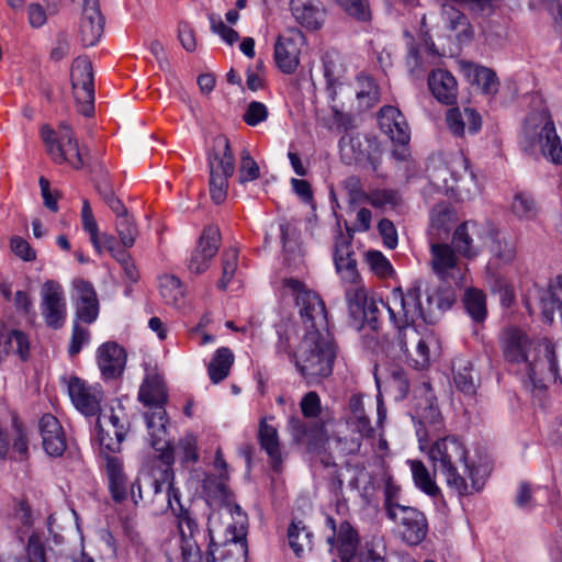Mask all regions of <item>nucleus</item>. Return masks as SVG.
Returning <instances> with one entry per match:
<instances>
[{
    "label": "nucleus",
    "mask_w": 562,
    "mask_h": 562,
    "mask_svg": "<svg viewBox=\"0 0 562 562\" xmlns=\"http://www.w3.org/2000/svg\"><path fill=\"white\" fill-rule=\"evenodd\" d=\"M454 383L458 390L467 395H473L475 393L476 383L469 363L457 369L454 372Z\"/></svg>",
    "instance_id": "obj_61"
},
{
    "label": "nucleus",
    "mask_w": 562,
    "mask_h": 562,
    "mask_svg": "<svg viewBox=\"0 0 562 562\" xmlns=\"http://www.w3.org/2000/svg\"><path fill=\"white\" fill-rule=\"evenodd\" d=\"M430 235L434 240L445 239L452 229L456 213L447 205H437L431 212Z\"/></svg>",
    "instance_id": "obj_39"
},
{
    "label": "nucleus",
    "mask_w": 562,
    "mask_h": 562,
    "mask_svg": "<svg viewBox=\"0 0 562 562\" xmlns=\"http://www.w3.org/2000/svg\"><path fill=\"white\" fill-rule=\"evenodd\" d=\"M177 510L172 512L178 517V527L181 536V542L189 539H194L195 535L200 532L199 525L191 513L184 509L183 505L178 498V503H175Z\"/></svg>",
    "instance_id": "obj_51"
},
{
    "label": "nucleus",
    "mask_w": 562,
    "mask_h": 562,
    "mask_svg": "<svg viewBox=\"0 0 562 562\" xmlns=\"http://www.w3.org/2000/svg\"><path fill=\"white\" fill-rule=\"evenodd\" d=\"M238 265V250L229 248L222 254V277L217 283V288L225 290L233 280Z\"/></svg>",
    "instance_id": "obj_54"
},
{
    "label": "nucleus",
    "mask_w": 562,
    "mask_h": 562,
    "mask_svg": "<svg viewBox=\"0 0 562 562\" xmlns=\"http://www.w3.org/2000/svg\"><path fill=\"white\" fill-rule=\"evenodd\" d=\"M351 412L350 423L361 437H369L373 434L370 419L364 413L363 401L360 395H352L349 400Z\"/></svg>",
    "instance_id": "obj_46"
},
{
    "label": "nucleus",
    "mask_w": 562,
    "mask_h": 562,
    "mask_svg": "<svg viewBox=\"0 0 562 562\" xmlns=\"http://www.w3.org/2000/svg\"><path fill=\"white\" fill-rule=\"evenodd\" d=\"M470 70L474 76V82L480 86L486 94H495L498 91L499 82L496 74L483 66L471 65Z\"/></svg>",
    "instance_id": "obj_52"
},
{
    "label": "nucleus",
    "mask_w": 562,
    "mask_h": 562,
    "mask_svg": "<svg viewBox=\"0 0 562 562\" xmlns=\"http://www.w3.org/2000/svg\"><path fill=\"white\" fill-rule=\"evenodd\" d=\"M346 187L350 191L351 202H367L374 207H384L397 203V194L393 190H373L368 193L360 190V182L357 178H348Z\"/></svg>",
    "instance_id": "obj_27"
},
{
    "label": "nucleus",
    "mask_w": 562,
    "mask_h": 562,
    "mask_svg": "<svg viewBox=\"0 0 562 562\" xmlns=\"http://www.w3.org/2000/svg\"><path fill=\"white\" fill-rule=\"evenodd\" d=\"M42 443L47 454L60 457L67 447L64 429L56 417L45 414L40 419Z\"/></svg>",
    "instance_id": "obj_23"
},
{
    "label": "nucleus",
    "mask_w": 562,
    "mask_h": 562,
    "mask_svg": "<svg viewBox=\"0 0 562 562\" xmlns=\"http://www.w3.org/2000/svg\"><path fill=\"white\" fill-rule=\"evenodd\" d=\"M98 425L100 426V430L98 434L100 451L106 459V457H112V453L120 452L122 441L125 438L124 431L120 429L112 436L113 431H111V429H105L103 427L101 418L98 419Z\"/></svg>",
    "instance_id": "obj_48"
},
{
    "label": "nucleus",
    "mask_w": 562,
    "mask_h": 562,
    "mask_svg": "<svg viewBox=\"0 0 562 562\" xmlns=\"http://www.w3.org/2000/svg\"><path fill=\"white\" fill-rule=\"evenodd\" d=\"M221 246V233L218 227H206L188 260V269L192 273H203L210 267V262L217 254Z\"/></svg>",
    "instance_id": "obj_15"
},
{
    "label": "nucleus",
    "mask_w": 562,
    "mask_h": 562,
    "mask_svg": "<svg viewBox=\"0 0 562 562\" xmlns=\"http://www.w3.org/2000/svg\"><path fill=\"white\" fill-rule=\"evenodd\" d=\"M226 480L227 474L221 473L218 480L209 476L203 483L207 496L220 502L218 510L209 515L210 544L206 562H246L247 560V515L231 499Z\"/></svg>",
    "instance_id": "obj_1"
},
{
    "label": "nucleus",
    "mask_w": 562,
    "mask_h": 562,
    "mask_svg": "<svg viewBox=\"0 0 562 562\" xmlns=\"http://www.w3.org/2000/svg\"><path fill=\"white\" fill-rule=\"evenodd\" d=\"M379 125L383 133L401 145L409 142L408 124L402 112L395 106H383L379 113Z\"/></svg>",
    "instance_id": "obj_22"
},
{
    "label": "nucleus",
    "mask_w": 562,
    "mask_h": 562,
    "mask_svg": "<svg viewBox=\"0 0 562 562\" xmlns=\"http://www.w3.org/2000/svg\"><path fill=\"white\" fill-rule=\"evenodd\" d=\"M284 286L295 295L296 305L300 307V315L308 331L329 334L325 303L322 297L297 279L286 278Z\"/></svg>",
    "instance_id": "obj_7"
},
{
    "label": "nucleus",
    "mask_w": 562,
    "mask_h": 562,
    "mask_svg": "<svg viewBox=\"0 0 562 562\" xmlns=\"http://www.w3.org/2000/svg\"><path fill=\"white\" fill-rule=\"evenodd\" d=\"M412 477L415 486L430 496L437 498L441 496V490L436 483L435 474H431L428 468L420 460H408Z\"/></svg>",
    "instance_id": "obj_38"
},
{
    "label": "nucleus",
    "mask_w": 562,
    "mask_h": 562,
    "mask_svg": "<svg viewBox=\"0 0 562 562\" xmlns=\"http://www.w3.org/2000/svg\"><path fill=\"white\" fill-rule=\"evenodd\" d=\"M338 274L340 276L345 286L347 307L351 308L353 313L359 315V302L363 299V294H366L367 291L362 284L358 269H347L338 272Z\"/></svg>",
    "instance_id": "obj_35"
},
{
    "label": "nucleus",
    "mask_w": 562,
    "mask_h": 562,
    "mask_svg": "<svg viewBox=\"0 0 562 562\" xmlns=\"http://www.w3.org/2000/svg\"><path fill=\"white\" fill-rule=\"evenodd\" d=\"M465 443L457 436L437 439L428 450L434 472H440L447 485L459 495H470L480 491L484 481L477 476L479 470L468 463Z\"/></svg>",
    "instance_id": "obj_2"
},
{
    "label": "nucleus",
    "mask_w": 562,
    "mask_h": 562,
    "mask_svg": "<svg viewBox=\"0 0 562 562\" xmlns=\"http://www.w3.org/2000/svg\"><path fill=\"white\" fill-rule=\"evenodd\" d=\"M211 175L232 177L235 172V156L229 140L224 135H218L213 140L212 150L207 158Z\"/></svg>",
    "instance_id": "obj_21"
},
{
    "label": "nucleus",
    "mask_w": 562,
    "mask_h": 562,
    "mask_svg": "<svg viewBox=\"0 0 562 562\" xmlns=\"http://www.w3.org/2000/svg\"><path fill=\"white\" fill-rule=\"evenodd\" d=\"M347 15L359 21L369 22L372 18V12L368 0H334Z\"/></svg>",
    "instance_id": "obj_53"
},
{
    "label": "nucleus",
    "mask_w": 562,
    "mask_h": 562,
    "mask_svg": "<svg viewBox=\"0 0 562 562\" xmlns=\"http://www.w3.org/2000/svg\"><path fill=\"white\" fill-rule=\"evenodd\" d=\"M41 312L46 325L58 329L64 326L67 306L61 285L54 280H47L41 288Z\"/></svg>",
    "instance_id": "obj_12"
},
{
    "label": "nucleus",
    "mask_w": 562,
    "mask_h": 562,
    "mask_svg": "<svg viewBox=\"0 0 562 562\" xmlns=\"http://www.w3.org/2000/svg\"><path fill=\"white\" fill-rule=\"evenodd\" d=\"M340 156L344 162L351 165L362 160L367 150L359 134L347 133L339 140Z\"/></svg>",
    "instance_id": "obj_44"
},
{
    "label": "nucleus",
    "mask_w": 562,
    "mask_h": 562,
    "mask_svg": "<svg viewBox=\"0 0 562 562\" xmlns=\"http://www.w3.org/2000/svg\"><path fill=\"white\" fill-rule=\"evenodd\" d=\"M430 252L431 268L434 272L440 278H447L458 268L459 260L456 255V249H453L450 245L439 241H431Z\"/></svg>",
    "instance_id": "obj_29"
},
{
    "label": "nucleus",
    "mask_w": 562,
    "mask_h": 562,
    "mask_svg": "<svg viewBox=\"0 0 562 562\" xmlns=\"http://www.w3.org/2000/svg\"><path fill=\"white\" fill-rule=\"evenodd\" d=\"M524 370L537 387H546L548 383L555 382L559 368L554 346L547 339L538 341Z\"/></svg>",
    "instance_id": "obj_9"
},
{
    "label": "nucleus",
    "mask_w": 562,
    "mask_h": 562,
    "mask_svg": "<svg viewBox=\"0 0 562 562\" xmlns=\"http://www.w3.org/2000/svg\"><path fill=\"white\" fill-rule=\"evenodd\" d=\"M361 89L356 92L357 99L364 101L367 106H373L379 101V89L373 79L361 76L358 78Z\"/></svg>",
    "instance_id": "obj_63"
},
{
    "label": "nucleus",
    "mask_w": 562,
    "mask_h": 562,
    "mask_svg": "<svg viewBox=\"0 0 562 562\" xmlns=\"http://www.w3.org/2000/svg\"><path fill=\"white\" fill-rule=\"evenodd\" d=\"M424 400L418 401L416 404V414L419 418L428 423L440 424L441 414L439 408L435 406V395L428 382H423L422 385L416 390Z\"/></svg>",
    "instance_id": "obj_43"
},
{
    "label": "nucleus",
    "mask_w": 562,
    "mask_h": 562,
    "mask_svg": "<svg viewBox=\"0 0 562 562\" xmlns=\"http://www.w3.org/2000/svg\"><path fill=\"white\" fill-rule=\"evenodd\" d=\"M446 123L454 136H464L465 132L475 134L481 128V116L471 108H451L447 111Z\"/></svg>",
    "instance_id": "obj_25"
},
{
    "label": "nucleus",
    "mask_w": 562,
    "mask_h": 562,
    "mask_svg": "<svg viewBox=\"0 0 562 562\" xmlns=\"http://www.w3.org/2000/svg\"><path fill=\"white\" fill-rule=\"evenodd\" d=\"M540 310L543 321L548 324L552 323L555 310L562 318V276L551 280L548 291L540 297Z\"/></svg>",
    "instance_id": "obj_37"
},
{
    "label": "nucleus",
    "mask_w": 562,
    "mask_h": 562,
    "mask_svg": "<svg viewBox=\"0 0 562 562\" xmlns=\"http://www.w3.org/2000/svg\"><path fill=\"white\" fill-rule=\"evenodd\" d=\"M324 76L329 89H335L336 85L341 83L344 78L345 67L341 58L336 53H326L323 57Z\"/></svg>",
    "instance_id": "obj_50"
},
{
    "label": "nucleus",
    "mask_w": 562,
    "mask_h": 562,
    "mask_svg": "<svg viewBox=\"0 0 562 562\" xmlns=\"http://www.w3.org/2000/svg\"><path fill=\"white\" fill-rule=\"evenodd\" d=\"M359 315L353 313L351 308H348L349 325L356 330H361L367 324L372 330L378 331L381 326L380 315L382 306L380 301L368 300L367 293L363 294V299L359 302Z\"/></svg>",
    "instance_id": "obj_28"
},
{
    "label": "nucleus",
    "mask_w": 562,
    "mask_h": 562,
    "mask_svg": "<svg viewBox=\"0 0 562 562\" xmlns=\"http://www.w3.org/2000/svg\"><path fill=\"white\" fill-rule=\"evenodd\" d=\"M74 406L86 416H95L101 411L103 393L99 385H90L80 378L71 376L67 384Z\"/></svg>",
    "instance_id": "obj_13"
},
{
    "label": "nucleus",
    "mask_w": 562,
    "mask_h": 562,
    "mask_svg": "<svg viewBox=\"0 0 562 562\" xmlns=\"http://www.w3.org/2000/svg\"><path fill=\"white\" fill-rule=\"evenodd\" d=\"M336 541L338 554L342 562H382L379 555L372 552V559H362L356 555L359 544V536L356 529L348 521H342L338 528L336 537H329L328 542Z\"/></svg>",
    "instance_id": "obj_19"
},
{
    "label": "nucleus",
    "mask_w": 562,
    "mask_h": 562,
    "mask_svg": "<svg viewBox=\"0 0 562 562\" xmlns=\"http://www.w3.org/2000/svg\"><path fill=\"white\" fill-rule=\"evenodd\" d=\"M510 211L519 221H533L538 216L539 207L530 193L517 192L513 198Z\"/></svg>",
    "instance_id": "obj_45"
},
{
    "label": "nucleus",
    "mask_w": 562,
    "mask_h": 562,
    "mask_svg": "<svg viewBox=\"0 0 562 562\" xmlns=\"http://www.w3.org/2000/svg\"><path fill=\"white\" fill-rule=\"evenodd\" d=\"M398 344L407 360L416 369L428 368L430 364V346L435 344V337L428 328L424 327V331H419L418 327L403 330L398 335Z\"/></svg>",
    "instance_id": "obj_11"
},
{
    "label": "nucleus",
    "mask_w": 562,
    "mask_h": 562,
    "mask_svg": "<svg viewBox=\"0 0 562 562\" xmlns=\"http://www.w3.org/2000/svg\"><path fill=\"white\" fill-rule=\"evenodd\" d=\"M167 414L164 407L154 408L146 415V424L150 436V445L155 450L161 451L167 445Z\"/></svg>",
    "instance_id": "obj_36"
},
{
    "label": "nucleus",
    "mask_w": 562,
    "mask_h": 562,
    "mask_svg": "<svg viewBox=\"0 0 562 562\" xmlns=\"http://www.w3.org/2000/svg\"><path fill=\"white\" fill-rule=\"evenodd\" d=\"M370 270L379 278L387 279L394 274L390 260L379 250H369L364 255Z\"/></svg>",
    "instance_id": "obj_55"
},
{
    "label": "nucleus",
    "mask_w": 562,
    "mask_h": 562,
    "mask_svg": "<svg viewBox=\"0 0 562 562\" xmlns=\"http://www.w3.org/2000/svg\"><path fill=\"white\" fill-rule=\"evenodd\" d=\"M115 229L120 237L121 245L124 248L133 247L138 235V231L133 218L130 215L116 218Z\"/></svg>",
    "instance_id": "obj_59"
},
{
    "label": "nucleus",
    "mask_w": 562,
    "mask_h": 562,
    "mask_svg": "<svg viewBox=\"0 0 562 562\" xmlns=\"http://www.w3.org/2000/svg\"><path fill=\"white\" fill-rule=\"evenodd\" d=\"M479 234V226L473 222L460 224L452 236V245L456 251L464 257L472 258L480 252L474 237Z\"/></svg>",
    "instance_id": "obj_33"
},
{
    "label": "nucleus",
    "mask_w": 562,
    "mask_h": 562,
    "mask_svg": "<svg viewBox=\"0 0 562 562\" xmlns=\"http://www.w3.org/2000/svg\"><path fill=\"white\" fill-rule=\"evenodd\" d=\"M428 86L432 95L441 103L453 104L458 95L456 78L447 70H432L428 77Z\"/></svg>",
    "instance_id": "obj_26"
},
{
    "label": "nucleus",
    "mask_w": 562,
    "mask_h": 562,
    "mask_svg": "<svg viewBox=\"0 0 562 562\" xmlns=\"http://www.w3.org/2000/svg\"><path fill=\"white\" fill-rule=\"evenodd\" d=\"M303 44L304 35L299 30H292L278 37L274 46V59L281 71L292 74L296 70Z\"/></svg>",
    "instance_id": "obj_17"
},
{
    "label": "nucleus",
    "mask_w": 562,
    "mask_h": 562,
    "mask_svg": "<svg viewBox=\"0 0 562 562\" xmlns=\"http://www.w3.org/2000/svg\"><path fill=\"white\" fill-rule=\"evenodd\" d=\"M82 227L90 235V241L98 252H101V240L97 221L94 218L91 205L88 200L82 201L81 210Z\"/></svg>",
    "instance_id": "obj_58"
},
{
    "label": "nucleus",
    "mask_w": 562,
    "mask_h": 562,
    "mask_svg": "<svg viewBox=\"0 0 562 562\" xmlns=\"http://www.w3.org/2000/svg\"><path fill=\"white\" fill-rule=\"evenodd\" d=\"M389 518L397 524L402 540L409 546L419 544L427 536V518L415 507L405 506Z\"/></svg>",
    "instance_id": "obj_14"
},
{
    "label": "nucleus",
    "mask_w": 562,
    "mask_h": 562,
    "mask_svg": "<svg viewBox=\"0 0 562 562\" xmlns=\"http://www.w3.org/2000/svg\"><path fill=\"white\" fill-rule=\"evenodd\" d=\"M451 173V182L443 178V182L447 189L456 192L461 198H470L472 194V188H476L475 177L472 171L469 170V160L458 155L454 157L448 167Z\"/></svg>",
    "instance_id": "obj_20"
},
{
    "label": "nucleus",
    "mask_w": 562,
    "mask_h": 562,
    "mask_svg": "<svg viewBox=\"0 0 562 562\" xmlns=\"http://www.w3.org/2000/svg\"><path fill=\"white\" fill-rule=\"evenodd\" d=\"M336 345L330 334L308 331L296 347L294 364L306 384H318L333 373Z\"/></svg>",
    "instance_id": "obj_4"
},
{
    "label": "nucleus",
    "mask_w": 562,
    "mask_h": 562,
    "mask_svg": "<svg viewBox=\"0 0 562 562\" xmlns=\"http://www.w3.org/2000/svg\"><path fill=\"white\" fill-rule=\"evenodd\" d=\"M30 346L26 336L20 330L0 328V363L9 356L16 355L21 360L29 357Z\"/></svg>",
    "instance_id": "obj_34"
},
{
    "label": "nucleus",
    "mask_w": 562,
    "mask_h": 562,
    "mask_svg": "<svg viewBox=\"0 0 562 562\" xmlns=\"http://www.w3.org/2000/svg\"><path fill=\"white\" fill-rule=\"evenodd\" d=\"M105 468L112 498L116 503L125 501L128 495V480L124 473L121 459L116 457H106Z\"/></svg>",
    "instance_id": "obj_32"
},
{
    "label": "nucleus",
    "mask_w": 562,
    "mask_h": 562,
    "mask_svg": "<svg viewBox=\"0 0 562 562\" xmlns=\"http://www.w3.org/2000/svg\"><path fill=\"white\" fill-rule=\"evenodd\" d=\"M26 562H47L46 561V548L42 537L33 532L25 547Z\"/></svg>",
    "instance_id": "obj_62"
},
{
    "label": "nucleus",
    "mask_w": 562,
    "mask_h": 562,
    "mask_svg": "<svg viewBox=\"0 0 562 562\" xmlns=\"http://www.w3.org/2000/svg\"><path fill=\"white\" fill-rule=\"evenodd\" d=\"M260 177V169L258 164L251 157L250 153L247 149H244L240 153V164L238 170V181L239 183H246L249 181H254Z\"/></svg>",
    "instance_id": "obj_60"
},
{
    "label": "nucleus",
    "mask_w": 562,
    "mask_h": 562,
    "mask_svg": "<svg viewBox=\"0 0 562 562\" xmlns=\"http://www.w3.org/2000/svg\"><path fill=\"white\" fill-rule=\"evenodd\" d=\"M233 363L234 355L232 350L226 347L218 348L207 367L211 381L217 384L226 379Z\"/></svg>",
    "instance_id": "obj_42"
},
{
    "label": "nucleus",
    "mask_w": 562,
    "mask_h": 562,
    "mask_svg": "<svg viewBox=\"0 0 562 562\" xmlns=\"http://www.w3.org/2000/svg\"><path fill=\"white\" fill-rule=\"evenodd\" d=\"M291 11L302 26L317 30L324 21V10L316 0H291Z\"/></svg>",
    "instance_id": "obj_31"
},
{
    "label": "nucleus",
    "mask_w": 562,
    "mask_h": 562,
    "mask_svg": "<svg viewBox=\"0 0 562 562\" xmlns=\"http://www.w3.org/2000/svg\"><path fill=\"white\" fill-rule=\"evenodd\" d=\"M267 106L258 101H251L243 115V120L249 126H257L268 119Z\"/></svg>",
    "instance_id": "obj_64"
},
{
    "label": "nucleus",
    "mask_w": 562,
    "mask_h": 562,
    "mask_svg": "<svg viewBox=\"0 0 562 562\" xmlns=\"http://www.w3.org/2000/svg\"><path fill=\"white\" fill-rule=\"evenodd\" d=\"M159 291L164 301L172 306L181 307L184 302L186 291L179 278L172 274L159 277Z\"/></svg>",
    "instance_id": "obj_41"
},
{
    "label": "nucleus",
    "mask_w": 562,
    "mask_h": 562,
    "mask_svg": "<svg viewBox=\"0 0 562 562\" xmlns=\"http://www.w3.org/2000/svg\"><path fill=\"white\" fill-rule=\"evenodd\" d=\"M103 27L104 16L101 13L99 0H83L79 24V34L83 46H94L102 36Z\"/></svg>",
    "instance_id": "obj_18"
},
{
    "label": "nucleus",
    "mask_w": 562,
    "mask_h": 562,
    "mask_svg": "<svg viewBox=\"0 0 562 562\" xmlns=\"http://www.w3.org/2000/svg\"><path fill=\"white\" fill-rule=\"evenodd\" d=\"M130 492L134 504L143 502L156 515L165 514L169 509L176 512L175 503H178L180 493L173 487L170 453L162 452L159 464H155L149 472L142 473L131 485Z\"/></svg>",
    "instance_id": "obj_3"
},
{
    "label": "nucleus",
    "mask_w": 562,
    "mask_h": 562,
    "mask_svg": "<svg viewBox=\"0 0 562 562\" xmlns=\"http://www.w3.org/2000/svg\"><path fill=\"white\" fill-rule=\"evenodd\" d=\"M520 144L526 151L540 153L551 162L562 165V140L547 109L527 115L521 128Z\"/></svg>",
    "instance_id": "obj_5"
},
{
    "label": "nucleus",
    "mask_w": 562,
    "mask_h": 562,
    "mask_svg": "<svg viewBox=\"0 0 562 562\" xmlns=\"http://www.w3.org/2000/svg\"><path fill=\"white\" fill-rule=\"evenodd\" d=\"M97 360L102 375L114 379L123 372L126 355L116 342L109 341L99 347Z\"/></svg>",
    "instance_id": "obj_24"
},
{
    "label": "nucleus",
    "mask_w": 562,
    "mask_h": 562,
    "mask_svg": "<svg viewBox=\"0 0 562 562\" xmlns=\"http://www.w3.org/2000/svg\"><path fill=\"white\" fill-rule=\"evenodd\" d=\"M70 80L78 111L90 116L94 112V83L92 64L87 57H77L71 65Z\"/></svg>",
    "instance_id": "obj_10"
},
{
    "label": "nucleus",
    "mask_w": 562,
    "mask_h": 562,
    "mask_svg": "<svg viewBox=\"0 0 562 562\" xmlns=\"http://www.w3.org/2000/svg\"><path fill=\"white\" fill-rule=\"evenodd\" d=\"M490 251L493 259L497 260L499 265H508L516 257V247L514 243L498 236L493 238Z\"/></svg>",
    "instance_id": "obj_56"
},
{
    "label": "nucleus",
    "mask_w": 562,
    "mask_h": 562,
    "mask_svg": "<svg viewBox=\"0 0 562 562\" xmlns=\"http://www.w3.org/2000/svg\"><path fill=\"white\" fill-rule=\"evenodd\" d=\"M502 351L505 360L514 364H525L531 358L536 344L519 328H508L501 338Z\"/></svg>",
    "instance_id": "obj_16"
},
{
    "label": "nucleus",
    "mask_w": 562,
    "mask_h": 562,
    "mask_svg": "<svg viewBox=\"0 0 562 562\" xmlns=\"http://www.w3.org/2000/svg\"><path fill=\"white\" fill-rule=\"evenodd\" d=\"M41 135L46 144L48 155L55 162H67L75 169H81L85 166L83 154L67 123H60L57 132L49 126H44Z\"/></svg>",
    "instance_id": "obj_8"
},
{
    "label": "nucleus",
    "mask_w": 562,
    "mask_h": 562,
    "mask_svg": "<svg viewBox=\"0 0 562 562\" xmlns=\"http://www.w3.org/2000/svg\"><path fill=\"white\" fill-rule=\"evenodd\" d=\"M258 440L261 449L268 454L276 472L281 469L282 457L278 429L268 423V418H261L259 423Z\"/></svg>",
    "instance_id": "obj_30"
},
{
    "label": "nucleus",
    "mask_w": 562,
    "mask_h": 562,
    "mask_svg": "<svg viewBox=\"0 0 562 562\" xmlns=\"http://www.w3.org/2000/svg\"><path fill=\"white\" fill-rule=\"evenodd\" d=\"M380 304L387 312L392 325L398 329V335L407 328L419 327L426 322L418 286H413L406 292L396 288L386 301L380 300Z\"/></svg>",
    "instance_id": "obj_6"
},
{
    "label": "nucleus",
    "mask_w": 562,
    "mask_h": 562,
    "mask_svg": "<svg viewBox=\"0 0 562 562\" xmlns=\"http://www.w3.org/2000/svg\"><path fill=\"white\" fill-rule=\"evenodd\" d=\"M289 543L294 553L301 557L306 549L312 548V535L301 521H293L288 529Z\"/></svg>",
    "instance_id": "obj_49"
},
{
    "label": "nucleus",
    "mask_w": 562,
    "mask_h": 562,
    "mask_svg": "<svg viewBox=\"0 0 562 562\" xmlns=\"http://www.w3.org/2000/svg\"><path fill=\"white\" fill-rule=\"evenodd\" d=\"M166 398L167 395L161 380L158 376H146L140 385L138 400L147 406L157 408L162 407Z\"/></svg>",
    "instance_id": "obj_40"
},
{
    "label": "nucleus",
    "mask_w": 562,
    "mask_h": 562,
    "mask_svg": "<svg viewBox=\"0 0 562 562\" xmlns=\"http://www.w3.org/2000/svg\"><path fill=\"white\" fill-rule=\"evenodd\" d=\"M463 304L467 313L476 323L483 322L486 317V301L482 291L469 289L464 293Z\"/></svg>",
    "instance_id": "obj_47"
},
{
    "label": "nucleus",
    "mask_w": 562,
    "mask_h": 562,
    "mask_svg": "<svg viewBox=\"0 0 562 562\" xmlns=\"http://www.w3.org/2000/svg\"><path fill=\"white\" fill-rule=\"evenodd\" d=\"M401 487L391 476L384 481V508L387 517H395L396 512L405 507L398 503Z\"/></svg>",
    "instance_id": "obj_57"
}]
</instances>
